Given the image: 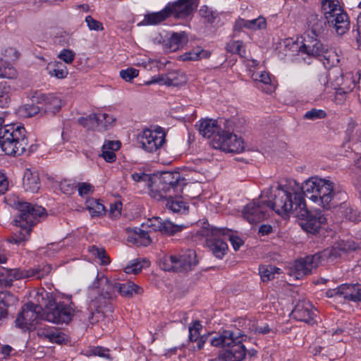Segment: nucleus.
<instances>
[{
    "mask_svg": "<svg viewBox=\"0 0 361 361\" xmlns=\"http://www.w3.org/2000/svg\"><path fill=\"white\" fill-rule=\"evenodd\" d=\"M274 212L283 218L290 215L305 220L302 224L307 233H318L326 218L319 210L309 212L301 188L295 180H290L285 185H279L274 190V199L271 204Z\"/></svg>",
    "mask_w": 361,
    "mask_h": 361,
    "instance_id": "nucleus-1",
    "label": "nucleus"
},
{
    "mask_svg": "<svg viewBox=\"0 0 361 361\" xmlns=\"http://www.w3.org/2000/svg\"><path fill=\"white\" fill-rule=\"evenodd\" d=\"M178 172H165L151 185L150 196L157 200H166V208L173 213L184 214L188 204L180 197L186 185Z\"/></svg>",
    "mask_w": 361,
    "mask_h": 361,
    "instance_id": "nucleus-2",
    "label": "nucleus"
},
{
    "mask_svg": "<svg viewBox=\"0 0 361 361\" xmlns=\"http://www.w3.org/2000/svg\"><path fill=\"white\" fill-rule=\"evenodd\" d=\"M301 193L324 209L336 206L334 202L335 183L326 178L311 177L300 185Z\"/></svg>",
    "mask_w": 361,
    "mask_h": 361,
    "instance_id": "nucleus-3",
    "label": "nucleus"
},
{
    "mask_svg": "<svg viewBox=\"0 0 361 361\" xmlns=\"http://www.w3.org/2000/svg\"><path fill=\"white\" fill-rule=\"evenodd\" d=\"M18 209L20 214L16 219V223L20 230L7 238V241L13 244L27 241L32 227L47 216L44 208L28 202H18Z\"/></svg>",
    "mask_w": 361,
    "mask_h": 361,
    "instance_id": "nucleus-4",
    "label": "nucleus"
},
{
    "mask_svg": "<svg viewBox=\"0 0 361 361\" xmlns=\"http://www.w3.org/2000/svg\"><path fill=\"white\" fill-rule=\"evenodd\" d=\"M29 142L27 132L20 124H7L0 128V147L6 154L20 156L26 152Z\"/></svg>",
    "mask_w": 361,
    "mask_h": 361,
    "instance_id": "nucleus-5",
    "label": "nucleus"
},
{
    "mask_svg": "<svg viewBox=\"0 0 361 361\" xmlns=\"http://www.w3.org/2000/svg\"><path fill=\"white\" fill-rule=\"evenodd\" d=\"M197 264L196 253L188 250L177 255H165L160 259L159 267L166 271L188 272Z\"/></svg>",
    "mask_w": 361,
    "mask_h": 361,
    "instance_id": "nucleus-6",
    "label": "nucleus"
},
{
    "mask_svg": "<svg viewBox=\"0 0 361 361\" xmlns=\"http://www.w3.org/2000/svg\"><path fill=\"white\" fill-rule=\"evenodd\" d=\"M299 51L319 59L326 68L331 67L338 61L335 51L326 48L314 37H308L307 39H305L302 45L299 48Z\"/></svg>",
    "mask_w": 361,
    "mask_h": 361,
    "instance_id": "nucleus-7",
    "label": "nucleus"
},
{
    "mask_svg": "<svg viewBox=\"0 0 361 361\" xmlns=\"http://www.w3.org/2000/svg\"><path fill=\"white\" fill-rule=\"evenodd\" d=\"M74 310L71 304L57 302L52 296L48 298L44 312L45 319L56 324L68 323L73 316Z\"/></svg>",
    "mask_w": 361,
    "mask_h": 361,
    "instance_id": "nucleus-8",
    "label": "nucleus"
},
{
    "mask_svg": "<svg viewBox=\"0 0 361 361\" xmlns=\"http://www.w3.org/2000/svg\"><path fill=\"white\" fill-rule=\"evenodd\" d=\"M200 233L206 238V244L213 255L217 258L222 259L228 249L224 229L209 225L202 228Z\"/></svg>",
    "mask_w": 361,
    "mask_h": 361,
    "instance_id": "nucleus-9",
    "label": "nucleus"
},
{
    "mask_svg": "<svg viewBox=\"0 0 361 361\" xmlns=\"http://www.w3.org/2000/svg\"><path fill=\"white\" fill-rule=\"evenodd\" d=\"M140 147L147 152H157L166 142V133L159 126L145 129L137 136Z\"/></svg>",
    "mask_w": 361,
    "mask_h": 361,
    "instance_id": "nucleus-10",
    "label": "nucleus"
},
{
    "mask_svg": "<svg viewBox=\"0 0 361 361\" xmlns=\"http://www.w3.org/2000/svg\"><path fill=\"white\" fill-rule=\"evenodd\" d=\"M42 310L41 306L34 303L25 304L15 320L16 326L23 331L35 329L41 316Z\"/></svg>",
    "mask_w": 361,
    "mask_h": 361,
    "instance_id": "nucleus-11",
    "label": "nucleus"
},
{
    "mask_svg": "<svg viewBox=\"0 0 361 361\" xmlns=\"http://www.w3.org/2000/svg\"><path fill=\"white\" fill-rule=\"evenodd\" d=\"M212 147L217 149L232 153H240L244 149L241 138L236 135L226 130H221L214 135L211 141Z\"/></svg>",
    "mask_w": 361,
    "mask_h": 361,
    "instance_id": "nucleus-12",
    "label": "nucleus"
},
{
    "mask_svg": "<svg viewBox=\"0 0 361 361\" xmlns=\"http://www.w3.org/2000/svg\"><path fill=\"white\" fill-rule=\"evenodd\" d=\"M110 298L104 293H100L94 299L91 300L87 308V319L91 324L98 322L104 317L106 312H112Z\"/></svg>",
    "mask_w": 361,
    "mask_h": 361,
    "instance_id": "nucleus-13",
    "label": "nucleus"
},
{
    "mask_svg": "<svg viewBox=\"0 0 361 361\" xmlns=\"http://www.w3.org/2000/svg\"><path fill=\"white\" fill-rule=\"evenodd\" d=\"M274 197L267 203L263 201H254L247 204L243 211V216L250 224H257L266 218L267 209L270 208L274 211L271 204Z\"/></svg>",
    "mask_w": 361,
    "mask_h": 361,
    "instance_id": "nucleus-14",
    "label": "nucleus"
},
{
    "mask_svg": "<svg viewBox=\"0 0 361 361\" xmlns=\"http://www.w3.org/2000/svg\"><path fill=\"white\" fill-rule=\"evenodd\" d=\"M328 298H343L353 302L361 301V284L344 283L336 288L329 289L326 292Z\"/></svg>",
    "mask_w": 361,
    "mask_h": 361,
    "instance_id": "nucleus-15",
    "label": "nucleus"
},
{
    "mask_svg": "<svg viewBox=\"0 0 361 361\" xmlns=\"http://www.w3.org/2000/svg\"><path fill=\"white\" fill-rule=\"evenodd\" d=\"M319 263L320 256L319 255L307 256L295 262L290 274L298 279H301L311 274L312 270L319 266Z\"/></svg>",
    "mask_w": 361,
    "mask_h": 361,
    "instance_id": "nucleus-16",
    "label": "nucleus"
},
{
    "mask_svg": "<svg viewBox=\"0 0 361 361\" xmlns=\"http://www.w3.org/2000/svg\"><path fill=\"white\" fill-rule=\"evenodd\" d=\"M246 336L243 332L240 335V341L233 340V343L228 346L229 348L221 353L218 358L212 361H241L246 355V349L242 342L245 339Z\"/></svg>",
    "mask_w": 361,
    "mask_h": 361,
    "instance_id": "nucleus-17",
    "label": "nucleus"
},
{
    "mask_svg": "<svg viewBox=\"0 0 361 361\" xmlns=\"http://www.w3.org/2000/svg\"><path fill=\"white\" fill-rule=\"evenodd\" d=\"M316 310L309 301H300L293 310V317L299 320L312 325L314 322Z\"/></svg>",
    "mask_w": 361,
    "mask_h": 361,
    "instance_id": "nucleus-18",
    "label": "nucleus"
},
{
    "mask_svg": "<svg viewBox=\"0 0 361 361\" xmlns=\"http://www.w3.org/2000/svg\"><path fill=\"white\" fill-rule=\"evenodd\" d=\"M166 7H169V16L172 15L176 18H185L192 14L195 4L193 0H177Z\"/></svg>",
    "mask_w": 361,
    "mask_h": 361,
    "instance_id": "nucleus-19",
    "label": "nucleus"
},
{
    "mask_svg": "<svg viewBox=\"0 0 361 361\" xmlns=\"http://www.w3.org/2000/svg\"><path fill=\"white\" fill-rule=\"evenodd\" d=\"M326 21L329 26L332 27L338 35H344L350 29L349 17L344 9L336 13Z\"/></svg>",
    "mask_w": 361,
    "mask_h": 361,
    "instance_id": "nucleus-20",
    "label": "nucleus"
},
{
    "mask_svg": "<svg viewBox=\"0 0 361 361\" xmlns=\"http://www.w3.org/2000/svg\"><path fill=\"white\" fill-rule=\"evenodd\" d=\"M37 334L42 340L53 343L61 344L66 340V334L54 326H39L37 329Z\"/></svg>",
    "mask_w": 361,
    "mask_h": 361,
    "instance_id": "nucleus-21",
    "label": "nucleus"
},
{
    "mask_svg": "<svg viewBox=\"0 0 361 361\" xmlns=\"http://www.w3.org/2000/svg\"><path fill=\"white\" fill-rule=\"evenodd\" d=\"M148 227L154 231H159L163 234L171 235L182 230V226L174 224L169 220H163L160 217H153L148 220Z\"/></svg>",
    "mask_w": 361,
    "mask_h": 361,
    "instance_id": "nucleus-22",
    "label": "nucleus"
},
{
    "mask_svg": "<svg viewBox=\"0 0 361 361\" xmlns=\"http://www.w3.org/2000/svg\"><path fill=\"white\" fill-rule=\"evenodd\" d=\"M241 332L242 331L238 329L225 330L221 334L211 338L209 342L212 345L215 347L230 346L235 339L239 342Z\"/></svg>",
    "mask_w": 361,
    "mask_h": 361,
    "instance_id": "nucleus-23",
    "label": "nucleus"
},
{
    "mask_svg": "<svg viewBox=\"0 0 361 361\" xmlns=\"http://www.w3.org/2000/svg\"><path fill=\"white\" fill-rule=\"evenodd\" d=\"M252 79L256 82L258 88H260L267 94H271L275 90L276 86L268 72H254L251 75Z\"/></svg>",
    "mask_w": 361,
    "mask_h": 361,
    "instance_id": "nucleus-24",
    "label": "nucleus"
},
{
    "mask_svg": "<svg viewBox=\"0 0 361 361\" xmlns=\"http://www.w3.org/2000/svg\"><path fill=\"white\" fill-rule=\"evenodd\" d=\"M22 279H25L22 269H7L0 266V286L9 287L14 280Z\"/></svg>",
    "mask_w": 361,
    "mask_h": 361,
    "instance_id": "nucleus-25",
    "label": "nucleus"
},
{
    "mask_svg": "<svg viewBox=\"0 0 361 361\" xmlns=\"http://www.w3.org/2000/svg\"><path fill=\"white\" fill-rule=\"evenodd\" d=\"M126 232L128 235L127 240L137 246H147L151 243L149 233L139 228H127Z\"/></svg>",
    "mask_w": 361,
    "mask_h": 361,
    "instance_id": "nucleus-26",
    "label": "nucleus"
},
{
    "mask_svg": "<svg viewBox=\"0 0 361 361\" xmlns=\"http://www.w3.org/2000/svg\"><path fill=\"white\" fill-rule=\"evenodd\" d=\"M118 282L111 281L107 277L102 276L97 278L92 285V289L102 286V293L110 299L114 298L116 292H117Z\"/></svg>",
    "mask_w": 361,
    "mask_h": 361,
    "instance_id": "nucleus-27",
    "label": "nucleus"
},
{
    "mask_svg": "<svg viewBox=\"0 0 361 361\" xmlns=\"http://www.w3.org/2000/svg\"><path fill=\"white\" fill-rule=\"evenodd\" d=\"M23 187L25 190L37 192L40 188L39 173L36 171L27 169L23 176Z\"/></svg>",
    "mask_w": 361,
    "mask_h": 361,
    "instance_id": "nucleus-28",
    "label": "nucleus"
},
{
    "mask_svg": "<svg viewBox=\"0 0 361 361\" xmlns=\"http://www.w3.org/2000/svg\"><path fill=\"white\" fill-rule=\"evenodd\" d=\"M198 129L200 133L204 137L210 138L218 132H221V129L218 125V123L216 120L205 118L204 120L200 121V123L198 125Z\"/></svg>",
    "mask_w": 361,
    "mask_h": 361,
    "instance_id": "nucleus-29",
    "label": "nucleus"
},
{
    "mask_svg": "<svg viewBox=\"0 0 361 361\" xmlns=\"http://www.w3.org/2000/svg\"><path fill=\"white\" fill-rule=\"evenodd\" d=\"M245 324L248 331L255 335H265L271 331L269 325L262 320L246 319Z\"/></svg>",
    "mask_w": 361,
    "mask_h": 361,
    "instance_id": "nucleus-30",
    "label": "nucleus"
},
{
    "mask_svg": "<svg viewBox=\"0 0 361 361\" xmlns=\"http://www.w3.org/2000/svg\"><path fill=\"white\" fill-rule=\"evenodd\" d=\"M307 25L312 35L317 37L324 31L325 22L319 15L312 13L307 18Z\"/></svg>",
    "mask_w": 361,
    "mask_h": 361,
    "instance_id": "nucleus-31",
    "label": "nucleus"
},
{
    "mask_svg": "<svg viewBox=\"0 0 361 361\" xmlns=\"http://www.w3.org/2000/svg\"><path fill=\"white\" fill-rule=\"evenodd\" d=\"M51 266L47 264H41L27 270H23V274L25 278L33 277L37 279H41L47 276L51 271Z\"/></svg>",
    "mask_w": 361,
    "mask_h": 361,
    "instance_id": "nucleus-32",
    "label": "nucleus"
},
{
    "mask_svg": "<svg viewBox=\"0 0 361 361\" xmlns=\"http://www.w3.org/2000/svg\"><path fill=\"white\" fill-rule=\"evenodd\" d=\"M321 8L326 20L343 9L338 0H322Z\"/></svg>",
    "mask_w": 361,
    "mask_h": 361,
    "instance_id": "nucleus-33",
    "label": "nucleus"
},
{
    "mask_svg": "<svg viewBox=\"0 0 361 361\" xmlns=\"http://www.w3.org/2000/svg\"><path fill=\"white\" fill-rule=\"evenodd\" d=\"M40 99L44 103L45 111L48 112L55 114L62 106L61 99L54 94H42Z\"/></svg>",
    "mask_w": 361,
    "mask_h": 361,
    "instance_id": "nucleus-34",
    "label": "nucleus"
},
{
    "mask_svg": "<svg viewBox=\"0 0 361 361\" xmlns=\"http://www.w3.org/2000/svg\"><path fill=\"white\" fill-rule=\"evenodd\" d=\"M143 290L141 287L132 281L126 283L118 282L117 292L123 297H132L134 294H142Z\"/></svg>",
    "mask_w": 361,
    "mask_h": 361,
    "instance_id": "nucleus-35",
    "label": "nucleus"
},
{
    "mask_svg": "<svg viewBox=\"0 0 361 361\" xmlns=\"http://www.w3.org/2000/svg\"><path fill=\"white\" fill-rule=\"evenodd\" d=\"M169 7H165L159 12L146 14L141 24L143 25H153L162 22L169 17Z\"/></svg>",
    "mask_w": 361,
    "mask_h": 361,
    "instance_id": "nucleus-36",
    "label": "nucleus"
},
{
    "mask_svg": "<svg viewBox=\"0 0 361 361\" xmlns=\"http://www.w3.org/2000/svg\"><path fill=\"white\" fill-rule=\"evenodd\" d=\"M47 70L50 76L58 79L66 78L68 74L67 67L59 61L49 63L47 66Z\"/></svg>",
    "mask_w": 361,
    "mask_h": 361,
    "instance_id": "nucleus-37",
    "label": "nucleus"
},
{
    "mask_svg": "<svg viewBox=\"0 0 361 361\" xmlns=\"http://www.w3.org/2000/svg\"><path fill=\"white\" fill-rule=\"evenodd\" d=\"M52 40L54 44L63 47H69L73 42L71 35L62 30H56L52 33Z\"/></svg>",
    "mask_w": 361,
    "mask_h": 361,
    "instance_id": "nucleus-38",
    "label": "nucleus"
},
{
    "mask_svg": "<svg viewBox=\"0 0 361 361\" xmlns=\"http://www.w3.org/2000/svg\"><path fill=\"white\" fill-rule=\"evenodd\" d=\"M188 38L185 32L173 33L169 40V47L171 51L183 47L188 42Z\"/></svg>",
    "mask_w": 361,
    "mask_h": 361,
    "instance_id": "nucleus-39",
    "label": "nucleus"
},
{
    "mask_svg": "<svg viewBox=\"0 0 361 361\" xmlns=\"http://www.w3.org/2000/svg\"><path fill=\"white\" fill-rule=\"evenodd\" d=\"M209 56L210 53L208 51L203 49L200 47H197L181 55L180 58L183 61H197L208 58Z\"/></svg>",
    "mask_w": 361,
    "mask_h": 361,
    "instance_id": "nucleus-40",
    "label": "nucleus"
},
{
    "mask_svg": "<svg viewBox=\"0 0 361 361\" xmlns=\"http://www.w3.org/2000/svg\"><path fill=\"white\" fill-rule=\"evenodd\" d=\"M86 206L92 216H100L106 212L104 205L97 199H88L86 201Z\"/></svg>",
    "mask_w": 361,
    "mask_h": 361,
    "instance_id": "nucleus-41",
    "label": "nucleus"
},
{
    "mask_svg": "<svg viewBox=\"0 0 361 361\" xmlns=\"http://www.w3.org/2000/svg\"><path fill=\"white\" fill-rule=\"evenodd\" d=\"M166 85L178 86L185 82V77L183 73L171 71L166 74Z\"/></svg>",
    "mask_w": 361,
    "mask_h": 361,
    "instance_id": "nucleus-42",
    "label": "nucleus"
},
{
    "mask_svg": "<svg viewBox=\"0 0 361 361\" xmlns=\"http://www.w3.org/2000/svg\"><path fill=\"white\" fill-rule=\"evenodd\" d=\"M261 279L264 281H269L274 278L276 274H279L281 269L271 265L262 266L259 269Z\"/></svg>",
    "mask_w": 361,
    "mask_h": 361,
    "instance_id": "nucleus-43",
    "label": "nucleus"
},
{
    "mask_svg": "<svg viewBox=\"0 0 361 361\" xmlns=\"http://www.w3.org/2000/svg\"><path fill=\"white\" fill-rule=\"evenodd\" d=\"M104 116H97V114H92L87 117H81L78 118V123L83 127L88 129L97 130V121H101Z\"/></svg>",
    "mask_w": 361,
    "mask_h": 361,
    "instance_id": "nucleus-44",
    "label": "nucleus"
},
{
    "mask_svg": "<svg viewBox=\"0 0 361 361\" xmlns=\"http://www.w3.org/2000/svg\"><path fill=\"white\" fill-rule=\"evenodd\" d=\"M16 76V70L6 61L0 60V78L13 79Z\"/></svg>",
    "mask_w": 361,
    "mask_h": 361,
    "instance_id": "nucleus-45",
    "label": "nucleus"
},
{
    "mask_svg": "<svg viewBox=\"0 0 361 361\" xmlns=\"http://www.w3.org/2000/svg\"><path fill=\"white\" fill-rule=\"evenodd\" d=\"M149 262L147 259H142V262L139 260H133L130 264L126 266L125 271L127 274H138L144 267H148Z\"/></svg>",
    "mask_w": 361,
    "mask_h": 361,
    "instance_id": "nucleus-46",
    "label": "nucleus"
},
{
    "mask_svg": "<svg viewBox=\"0 0 361 361\" xmlns=\"http://www.w3.org/2000/svg\"><path fill=\"white\" fill-rule=\"evenodd\" d=\"M40 112L39 106L33 104H25L18 109V114L23 117H32Z\"/></svg>",
    "mask_w": 361,
    "mask_h": 361,
    "instance_id": "nucleus-47",
    "label": "nucleus"
},
{
    "mask_svg": "<svg viewBox=\"0 0 361 361\" xmlns=\"http://www.w3.org/2000/svg\"><path fill=\"white\" fill-rule=\"evenodd\" d=\"M97 116H104V118H102L101 121H97V130L99 131L107 130L109 128L112 126L116 120L112 116L106 113H99L97 114Z\"/></svg>",
    "mask_w": 361,
    "mask_h": 361,
    "instance_id": "nucleus-48",
    "label": "nucleus"
},
{
    "mask_svg": "<svg viewBox=\"0 0 361 361\" xmlns=\"http://www.w3.org/2000/svg\"><path fill=\"white\" fill-rule=\"evenodd\" d=\"M226 49L228 51L232 54H238L241 57L245 56V47L241 41H231L226 45Z\"/></svg>",
    "mask_w": 361,
    "mask_h": 361,
    "instance_id": "nucleus-49",
    "label": "nucleus"
},
{
    "mask_svg": "<svg viewBox=\"0 0 361 361\" xmlns=\"http://www.w3.org/2000/svg\"><path fill=\"white\" fill-rule=\"evenodd\" d=\"M89 252L94 257L101 260L102 264H108L110 262L109 257L106 256V251L104 248L97 247V246H91L89 247Z\"/></svg>",
    "mask_w": 361,
    "mask_h": 361,
    "instance_id": "nucleus-50",
    "label": "nucleus"
},
{
    "mask_svg": "<svg viewBox=\"0 0 361 361\" xmlns=\"http://www.w3.org/2000/svg\"><path fill=\"white\" fill-rule=\"evenodd\" d=\"M199 13L200 16L204 18L209 23H213L218 16V14L215 11L206 6H203L200 8Z\"/></svg>",
    "mask_w": 361,
    "mask_h": 361,
    "instance_id": "nucleus-51",
    "label": "nucleus"
},
{
    "mask_svg": "<svg viewBox=\"0 0 361 361\" xmlns=\"http://www.w3.org/2000/svg\"><path fill=\"white\" fill-rule=\"evenodd\" d=\"M326 117V113L325 111L322 109H312L310 111H307L303 116L305 119L307 120H317L322 119Z\"/></svg>",
    "mask_w": 361,
    "mask_h": 361,
    "instance_id": "nucleus-52",
    "label": "nucleus"
},
{
    "mask_svg": "<svg viewBox=\"0 0 361 361\" xmlns=\"http://www.w3.org/2000/svg\"><path fill=\"white\" fill-rule=\"evenodd\" d=\"M202 328V324H200V321L197 320L193 322L192 324L189 326V338L191 341L197 340Z\"/></svg>",
    "mask_w": 361,
    "mask_h": 361,
    "instance_id": "nucleus-53",
    "label": "nucleus"
},
{
    "mask_svg": "<svg viewBox=\"0 0 361 361\" xmlns=\"http://www.w3.org/2000/svg\"><path fill=\"white\" fill-rule=\"evenodd\" d=\"M223 229L224 234H225L224 238H226V241L227 240H229L234 250H238L240 248V247L243 245V240L240 238L233 235L231 233V230L227 228Z\"/></svg>",
    "mask_w": 361,
    "mask_h": 361,
    "instance_id": "nucleus-54",
    "label": "nucleus"
},
{
    "mask_svg": "<svg viewBox=\"0 0 361 361\" xmlns=\"http://www.w3.org/2000/svg\"><path fill=\"white\" fill-rule=\"evenodd\" d=\"M249 23L250 30H263L267 27V20L262 16L257 18L249 20Z\"/></svg>",
    "mask_w": 361,
    "mask_h": 361,
    "instance_id": "nucleus-55",
    "label": "nucleus"
},
{
    "mask_svg": "<svg viewBox=\"0 0 361 361\" xmlns=\"http://www.w3.org/2000/svg\"><path fill=\"white\" fill-rule=\"evenodd\" d=\"M132 178L135 182H146L147 183L148 187L149 188V191L151 190L150 185L157 181L158 178L154 180H152V177L145 173H133L132 174Z\"/></svg>",
    "mask_w": 361,
    "mask_h": 361,
    "instance_id": "nucleus-56",
    "label": "nucleus"
},
{
    "mask_svg": "<svg viewBox=\"0 0 361 361\" xmlns=\"http://www.w3.org/2000/svg\"><path fill=\"white\" fill-rule=\"evenodd\" d=\"M9 87L6 83H0V106L5 107L9 102Z\"/></svg>",
    "mask_w": 361,
    "mask_h": 361,
    "instance_id": "nucleus-57",
    "label": "nucleus"
},
{
    "mask_svg": "<svg viewBox=\"0 0 361 361\" xmlns=\"http://www.w3.org/2000/svg\"><path fill=\"white\" fill-rule=\"evenodd\" d=\"M139 71L134 68H128L120 71V76L126 82H130L133 78L137 77Z\"/></svg>",
    "mask_w": 361,
    "mask_h": 361,
    "instance_id": "nucleus-58",
    "label": "nucleus"
},
{
    "mask_svg": "<svg viewBox=\"0 0 361 361\" xmlns=\"http://www.w3.org/2000/svg\"><path fill=\"white\" fill-rule=\"evenodd\" d=\"M91 355L99 356L100 357L110 359L109 350L102 346H95L90 350Z\"/></svg>",
    "mask_w": 361,
    "mask_h": 361,
    "instance_id": "nucleus-59",
    "label": "nucleus"
},
{
    "mask_svg": "<svg viewBox=\"0 0 361 361\" xmlns=\"http://www.w3.org/2000/svg\"><path fill=\"white\" fill-rule=\"evenodd\" d=\"M85 21L90 30L102 31L104 30L102 23L93 18L91 16H86Z\"/></svg>",
    "mask_w": 361,
    "mask_h": 361,
    "instance_id": "nucleus-60",
    "label": "nucleus"
},
{
    "mask_svg": "<svg viewBox=\"0 0 361 361\" xmlns=\"http://www.w3.org/2000/svg\"><path fill=\"white\" fill-rule=\"evenodd\" d=\"M58 58L66 63H71L75 59V53L68 49H63L58 55Z\"/></svg>",
    "mask_w": 361,
    "mask_h": 361,
    "instance_id": "nucleus-61",
    "label": "nucleus"
},
{
    "mask_svg": "<svg viewBox=\"0 0 361 361\" xmlns=\"http://www.w3.org/2000/svg\"><path fill=\"white\" fill-rule=\"evenodd\" d=\"M61 190L65 194H72L74 192L75 185L74 183H71L68 180H64L60 183Z\"/></svg>",
    "mask_w": 361,
    "mask_h": 361,
    "instance_id": "nucleus-62",
    "label": "nucleus"
},
{
    "mask_svg": "<svg viewBox=\"0 0 361 361\" xmlns=\"http://www.w3.org/2000/svg\"><path fill=\"white\" fill-rule=\"evenodd\" d=\"M122 204L120 202H116L110 205L109 216L111 218H117L121 215Z\"/></svg>",
    "mask_w": 361,
    "mask_h": 361,
    "instance_id": "nucleus-63",
    "label": "nucleus"
},
{
    "mask_svg": "<svg viewBox=\"0 0 361 361\" xmlns=\"http://www.w3.org/2000/svg\"><path fill=\"white\" fill-rule=\"evenodd\" d=\"M78 188V194L81 197L88 195L93 191V186L87 183H79Z\"/></svg>",
    "mask_w": 361,
    "mask_h": 361,
    "instance_id": "nucleus-64",
    "label": "nucleus"
}]
</instances>
